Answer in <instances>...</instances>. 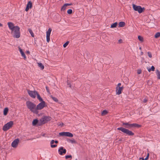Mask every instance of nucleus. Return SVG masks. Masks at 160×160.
Here are the masks:
<instances>
[{
    "mask_svg": "<svg viewBox=\"0 0 160 160\" xmlns=\"http://www.w3.org/2000/svg\"><path fill=\"white\" fill-rule=\"evenodd\" d=\"M26 105L27 108L33 113L36 114L38 113V111L36 110V105L35 104L31 101H27Z\"/></svg>",
    "mask_w": 160,
    "mask_h": 160,
    "instance_id": "obj_1",
    "label": "nucleus"
},
{
    "mask_svg": "<svg viewBox=\"0 0 160 160\" xmlns=\"http://www.w3.org/2000/svg\"><path fill=\"white\" fill-rule=\"evenodd\" d=\"M11 34L14 38H18L20 36V28L18 26H16L15 28L11 31Z\"/></svg>",
    "mask_w": 160,
    "mask_h": 160,
    "instance_id": "obj_2",
    "label": "nucleus"
},
{
    "mask_svg": "<svg viewBox=\"0 0 160 160\" xmlns=\"http://www.w3.org/2000/svg\"><path fill=\"white\" fill-rule=\"evenodd\" d=\"M122 126L127 128L130 129L132 128L138 127L139 128L141 127V125L136 123L130 124L128 122H123Z\"/></svg>",
    "mask_w": 160,
    "mask_h": 160,
    "instance_id": "obj_3",
    "label": "nucleus"
},
{
    "mask_svg": "<svg viewBox=\"0 0 160 160\" xmlns=\"http://www.w3.org/2000/svg\"><path fill=\"white\" fill-rule=\"evenodd\" d=\"M117 130L121 131L122 132L125 133L129 136H133L134 133L132 131L126 129L123 127H119L117 128Z\"/></svg>",
    "mask_w": 160,
    "mask_h": 160,
    "instance_id": "obj_4",
    "label": "nucleus"
},
{
    "mask_svg": "<svg viewBox=\"0 0 160 160\" xmlns=\"http://www.w3.org/2000/svg\"><path fill=\"white\" fill-rule=\"evenodd\" d=\"M132 8L135 11H138L139 13L142 12L145 9L144 8H142L140 6H137L134 4H132Z\"/></svg>",
    "mask_w": 160,
    "mask_h": 160,
    "instance_id": "obj_5",
    "label": "nucleus"
},
{
    "mask_svg": "<svg viewBox=\"0 0 160 160\" xmlns=\"http://www.w3.org/2000/svg\"><path fill=\"white\" fill-rule=\"evenodd\" d=\"M13 124V121H10L4 125L2 128V130L4 131H7L12 127Z\"/></svg>",
    "mask_w": 160,
    "mask_h": 160,
    "instance_id": "obj_6",
    "label": "nucleus"
},
{
    "mask_svg": "<svg viewBox=\"0 0 160 160\" xmlns=\"http://www.w3.org/2000/svg\"><path fill=\"white\" fill-rule=\"evenodd\" d=\"M45 107V102L44 101H42L36 106V110L37 111L41 110Z\"/></svg>",
    "mask_w": 160,
    "mask_h": 160,
    "instance_id": "obj_7",
    "label": "nucleus"
},
{
    "mask_svg": "<svg viewBox=\"0 0 160 160\" xmlns=\"http://www.w3.org/2000/svg\"><path fill=\"white\" fill-rule=\"evenodd\" d=\"M51 119V118L49 116H45L42 118L40 120L42 124H45L48 121H50Z\"/></svg>",
    "mask_w": 160,
    "mask_h": 160,
    "instance_id": "obj_8",
    "label": "nucleus"
},
{
    "mask_svg": "<svg viewBox=\"0 0 160 160\" xmlns=\"http://www.w3.org/2000/svg\"><path fill=\"white\" fill-rule=\"evenodd\" d=\"M28 93L30 97L33 98H36V94H37V91L28 90Z\"/></svg>",
    "mask_w": 160,
    "mask_h": 160,
    "instance_id": "obj_9",
    "label": "nucleus"
},
{
    "mask_svg": "<svg viewBox=\"0 0 160 160\" xmlns=\"http://www.w3.org/2000/svg\"><path fill=\"white\" fill-rule=\"evenodd\" d=\"M52 29L51 28H49L46 32V40L47 42H48L50 40V35Z\"/></svg>",
    "mask_w": 160,
    "mask_h": 160,
    "instance_id": "obj_10",
    "label": "nucleus"
},
{
    "mask_svg": "<svg viewBox=\"0 0 160 160\" xmlns=\"http://www.w3.org/2000/svg\"><path fill=\"white\" fill-rule=\"evenodd\" d=\"M66 150L64 148L62 147H60L58 150V152L60 155H62L63 154H65L66 152Z\"/></svg>",
    "mask_w": 160,
    "mask_h": 160,
    "instance_id": "obj_11",
    "label": "nucleus"
},
{
    "mask_svg": "<svg viewBox=\"0 0 160 160\" xmlns=\"http://www.w3.org/2000/svg\"><path fill=\"white\" fill-rule=\"evenodd\" d=\"M19 140L18 138L15 139L12 143V147L14 148L17 147L19 142Z\"/></svg>",
    "mask_w": 160,
    "mask_h": 160,
    "instance_id": "obj_12",
    "label": "nucleus"
},
{
    "mask_svg": "<svg viewBox=\"0 0 160 160\" xmlns=\"http://www.w3.org/2000/svg\"><path fill=\"white\" fill-rule=\"evenodd\" d=\"M8 25L9 28L11 30H13L15 28L16 26H14L13 24L11 22H8Z\"/></svg>",
    "mask_w": 160,
    "mask_h": 160,
    "instance_id": "obj_13",
    "label": "nucleus"
},
{
    "mask_svg": "<svg viewBox=\"0 0 160 160\" xmlns=\"http://www.w3.org/2000/svg\"><path fill=\"white\" fill-rule=\"evenodd\" d=\"M32 7V3L30 1L28 2L27 5L25 9V11L27 12L28 11L29 8H31Z\"/></svg>",
    "mask_w": 160,
    "mask_h": 160,
    "instance_id": "obj_14",
    "label": "nucleus"
},
{
    "mask_svg": "<svg viewBox=\"0 0 160 160\" xmlns=\"http://www.w3.org/2000/svg\"><path fill=\"white\" fill-rule=\"evenodd\" d=\"M123 87H119L118 88H117L116 90L117 93L118 95L120 94L121 93L122 91L123 90Z\"/></svg>",
    "mask_w": 160,
    "mask_h": 160,
    "instance_id": "obj_15",
    "label": "nucleus"
},
{
    "mask_svg": "<svg viewBox=\"0 0 160 160\" xmlns=\"http://www.w3.org/2000/svg\"><path fill=\"white\" fill-rule=\"evenodd\" d=\"M38 66L39 67L41 70H43L44 68V66L40 62H37Z\"/></svg>",
    "mask_w": 160,
    "mask_h": 160,
    "instance_id": "obj_16",
    "label": "nucleus"
},
{
    "mask_svg": "<svg viewBox=\"0 0 160 160\" xmlns=\"http://www.w3.org/2000/svg\"><path fill=\"white\" fill-rule=\"evenodd\" d=\"M19 49L22 56L23 57L24 59L26 58V55L24 52H23V51L20 48H19Z\"/></svg>",
    "mask_w": 160,
    "mask_h": 160,
    "instance_id": "obj_17",
    "label": "nucleus"
},
{
    "mask_svg": "<svg viewBox=\"0 0 160 160\" xmlns=\"http://www.w3.org/2000/svg\"><path fill=\"white\" fill-rule=\"evenodd\" d=\"M54 142H55L54 140H52L50 142V144L51 145V147L52 148H55L57 146V145L56 144H52Z\"/></svg>",
    "mask_w": 160,
    "mask_h": 160,
    "instance_id": "obj_18",
    "label": "nucleus"
},
{
    "mask_svg": "<svg viewBox=\"0 0 160 160\" xmlns=\"http://www.w3.org/2000/svg\"><path fill=\"white\" fill-rule=\"evenodd\" d=\"M36 95L37 96V98L38 99V100L40 101H44L41 98L40 95L38 94V92H37V94H36Z\"/></svg>",
    "mask_w": 160,
    "mask_h": 160,
    "instance_id": "obj_19",
    "label": "nucleus"
},
{
    "mask_svg": "<svg viewBox=\"0 0 160 160\" xmlns=\"http://www.w3.org/2000/svg\"><path fill=\"white\" fill-rule=\"evenodd\" d=\"M65 136H67L69 137H72L73 136V135L72 133L69 132H66Z\"/></svg>",
    "mask_w": 160,
    "mask_h": 160,
    "instance_id": "obj_20",
    "label": "nucleus"
},
{
    "mask_svg": "<svg viewBox=\"0 0 160 160\" xmlns=\"http://www.w3.org/2000/svg\"><path fill=\"white\" fill-rule=\"evenodd\" d=\"M8 111V108H4L3 111V114L4 115H6Z\"/></svg>",
    "mask_w": 160,
    "mask_h": 160,
    "instance_id": "obj_21",
    "label": "nucleus"
},
{
    "mask_svg": "<svg viewBox=\"0 0 160 160\" xmlns=\"http://www.w3.org/2000/svg\"><path fill=\"white\" fill-rule=\"evenodd\" d=\"M125 24V23L123 22H120L119 23V27H123Z\"/></svg>",
    "mask_w": 160,
    "mask_h": 160,
    "instance_id": "obj_22",
    "label": "nucleus"
},
{
    "mask_svg": "<svg viewBox=\"0 0 160 160\" xmlns=\"http://www.w3.org/2000/svg\"><path fill=\"white\" fill-rule=\"evenodd\" d=\"M147 69L148 71L149 72L151 71H154L155 70V68L153 66H152L151 68H147Z\"/></svg>",
    "mask_w": 160,
    "mask_h": 160,
    "instance_id": "obj_23",
    "label": "nucleus"
},
{
    "mask_svg": "<svg viewBox=\"0 0 160 160\" xmlns=\"http://www.w3.org/2000/svg\"><path fill=\"white\" fill-rule=\"evenodd\" d=\"M156 73L158 79H160V72L158 70H157Z\"/></svg>",
    "mask_w": 160,
    "mask_h": 160,
    "instance_id": "obj_24",
    "label": "nucleus"
},
{
    "mask_svg": "<svg viewBox=\"0 0 160 160\" xmlns=\"http://www.w3.org/2000/svg\"><path fill=\"white\" fill-rule=\"evenodd\" d=\"M38 120L37 119H35L33 121L32 124L33 126H35L38 123Z\"/></svg>",
    "mask_w": 160,
    "mask_h": 160,
    "instance_id": "obj_25",
    "label": "nucleus"
},
{
    "mask_svg": "<svg viewBox=\"0 0 160 160\" xmlns=\"http://www.w3.org/2000/svg\"><path fill=\"white\" fill-rule=\"evenodd\" d=\"M118 23L117 22H115L112 24L111 26V28H113L116 27Z\"/></svg>",
    "mask_w": 160,
    "mask_h": 160,
    "instance_id": "obj_26",
    "label": "nucleus"
},
{
    "mask_svg": "<svg viewBox=\"0 0 160 160\" xmlns=\"http://www.w3.org/2000/svg\"><path fill=\"white\" fill-rule=\"evenodd\" d=\"M65 158L67 159L68 158H70V159L68 160H71L72 159V156L71 155H66L65 156Z\"/></svg>",
    "mask_w": 160,
    "mask_h": 160,
    "instance_id": "obj_27",
    "label": "nucleus"
},
{
    "mask_svg": "<svg viewBox=\"0 0 160 160\" xmlns=\"http://www.w3.org/2000/svg\"><path fill=\"white\" fill-rule=\"evenodd\" d=\"M160 36V32H158L156 33L154 36V37L155 38H159Z\"/></svg>",
    "mask_w": 160,
    "mask_h": 160,
    "instance_id": "obj_28",
    "label": "nucleus"
},
{
    "mask_svg": "<svg viewBox=\"0 0 160 160\" xmlns=\"http://www.w3.org/2000/svg\"><path fill=\"white\" fill-rule=\"evenodd\" d=\"M138 40L141 41V42H142L143 41V38L142 37L140 36H138Z\"/></svg>",
    "mask_w": 160,
    "mask_h": 160,
    "instance_id": "obj_29",
    "label": "nucleus"
},
{
    "mask_svg": "<svg viewBox=\"0 0 160 160\" xmlns=\"http://www.w3.org/2000/svg\"><path fill=\"white\" fill-rule=\"evenodd\" d=\"M68 141L72 143H74L76 142V141L74 139H69L68 140Z\"/></svg>",
    "mask_w": 160,
    "mask_h": 160,
    "instance_id": "obj_30",
    "label": "nucleus"
},
{
    "mask_svg": "<svg viewBox=\"0 0 160 160\" xmlns=\"http://www.w3.org/2000/svg\"><path fill=\"white\" fill-rule=\"evenodd\" d=\"M28 31H29V33H30L31 36L32 37H34V33H33L32 31V30H31L30 29H29Z\"/></svg>",
    "mask_w": 160,
    "mask_h": 160,
    "instance_id": "obj_31",
    "label": "nucleus"
},
{
    "mask_svg": "<svg viewBox=\"0 0 160 160\" xmlns=\"http://www.w3.org/2000/svg\"><path fill=\"white\" fill-rule=\"evenodd\" d=\"M66 132H62L59 133V135L61 136H66Z\"/></svg>",
    "mask_w": 160,
    "mask_h": 160,
    "instance_id": "obj_32",
    "label": "nucleus"
},
{
    "mask_svg": "<svg viewBox=\"0 0 160 160\" xmlns=\"http://www.w3.org/2000/svg\"><path fill=\"white\" fill-rule=\"evenodd\" d=\"M52 98V99L53 100H54L55 102H57L58 101V100L57 98L55 97H53L52 96H51Z\"/></svg>",
    "mask_w": 160,
    "mask_h": 160,
    "instance_id": "obj_33",
    "label": "nucleus"
},
{
    "mask_svg": "<svg viewBox=\"0 0 160 160\" xmlns=\"http://www.w3.org/2000/svg\"><path fill=\"white\" fill-rule=\"evenodd\" d=\"M66 6L64 4L62 7L61 10L62 11H64L66 9Z\"/></svg>",
    "mask_w": 160,
    "mask_h": 160,
    "instance_id": "obj_34",
    "label": "nucleus"
},
{
    "mask_svg": "<svg viewBox=\"0 0 160 160\" xmlns=\"http://www.w3.org/2000/svg\"><path fill=\"white\" fill-rule=\"evenodd\" d=\"M69 43V41H67L63 45V47L64 48H66L67 46L68 45V43Z\"/></svg>",
    "mask_w": 160,
    "mask_h": 160,
    "instance_id": "obj_35",
    "label": "nucleus"
},
{
    "mask_svg": "<svg viewBox=\"0 0 160 160\" xmlns=\"http://www.w3.org/2000/svg\"><path fill=\"white\" fill-rule=\"evenodd\" d=\"M108 113V112L105 110H103L102 112V115H105L106 114Z\"/></svg>",
    "mask_w": 160,
    "mask_h": 160,
    "instance_id": "obj_36",
    "label": "nucleus"
},
{
    "mask_svg": "<svg viewBox=\"0 0 160 160\" xmlns=\"http://www.w3.org/2000/svg\"><path fill=\"white\" fill-rule=\"evenodd\" d=\"M72 10L71 9H68L67 11V13L68 14H70L72 13Z\"/></svg>",
    "mask_w": 160,
    "mask_h": 160,
    "instance_id": "obj_37",
    "label": "nucleus"
},
{
    "mask_svg": "<svg viewBox=\"0 0 160 160\" xmlns=\"http://www.w3.org/2000/svg\"><path fill=\"white\" fill-rule=\"evenodd\" d=\"M147 53H148V57L149 58H151L152 57V54L150 52H148Z\"/></svg>",
    "mask_w": 160,
    "mask_h": 160,
    "instance_id": "obj_38",
    "label": "nucleus"
},
{
    "mask_svg": "<svg viewBox=\"0 0 160 160\" xmlns=\"http://www.w3.org/2000/svg\"><path fill=\"white\" fill-rule=\"evenodd\" d=\"M137 72L138 74H139L141 73L142 71L140 69H139L137 70Z\"/></svg>",
    "mask_w": 160,
    "mask_h": 160,
    "instance_id": "obj_39",
    "label": "nucleus"
},
{
    "mask_svg": "<svg viewBox=\"0 0 160 160\" xmlns=\"http://www.w3.org/2000/svg\"><path fill=\"white\" fill-rule=\"evenodd\" d=\"M46 90L47 92H49V90L48 88V86L46 87Z\"/></svg>",
    "mask_w": 160,
    "mask_h": 160,
    "instance_id": "obj_40",
    "label": "nucleus"
},
{
    "mask_svg": "<svg viewBox=\"0 0 160 160\" xmlns=\"http://www.w3.org/2000/svg\"><path fill=\"white\" fill-rule=\"evenodd\" d=\"M147 101H148L147 100L146 98H145L143 99V102L144 103H146L147 102Z\"/></svg>",
    "mask_w": 160,
    "mask_h": 160,
    "instance_id": "obj_41",
    "label": "nucleus"
},
{
    "mask_svg": "<svg viewBox=\"0 0 160 160\" xmlns=\"http://www.w3.org/2000/svg\"><path fill=\"white\" fill-rule=\"evenodd\" d=\"M65 4V5L67 7V6H70V5H72V3H70V4H69V3H66V4Z\"/></svg>",
    "mask_w": 160,
    "mask_h": 160,
    "instance_id": "obj_42",
    "label": "nucleus"
},
{
    "mask_svg": "<svg viewBox=\"0 0 160 160\" xmlns=\"http://www.w3.org/2000/svg\"><path fill=\"white\" fill-rule=\"evenodd\" d=\"M121 85V83H119L118 84V85L117 86V88H118V87H120L119 86Z\"/></svg>",
    "mask_w": 160,
    "mask_h": 160,
    "instance_id": "obj_43",
    "label": "nucleus"
},
{
    "mask_svg": "<svg viewBox=\"0 0 160 160\" xmlns=\"http://www.w3.org/2000/svg\"><path fill=\"white\" fill-rule=\"evenodd\" d=\"M148 158V156H147L144 159V160H147Z\"/></svg>",
    "mask_w": 160,
    "mask_h": 160,
    "instance_id": "obj_44",
    "label": "nucleus"
},
{
    "mask_svg": "<svg viewBox=\"0 0 160 160\" xmlns=\"http://www.w3.org/2000/svg\"><path fill=\"white\" fill-rule=\"evenodd\" d=\"M63 125V123H60L59 125H58L59 126H61V127H62Z\"/></svg>",
    "mask_w": 160,
    "mask_h": 160,
    "instance_id": "obj_45",
    "label": "nucleus"
},
{
    "mask_svg": "<svg viewBox=\"0 0 160 160\" xmlns=\"http://www.w3.org/2000/svg\"><path fill=\"white\" fill-rule=\"evenodd\" d=\"M124 141V139H120L119 140V141Z\"/></svg>",
    "mask_w": 160,
    "mask_h": 160,
    "instance_id": "obj_46",
    "label": "nucleus"
},
{
    "mask_svg": "<svg viewBox=\"0 0 160 160\" xmlns=\"http://www.w3.org/2000/svg\"><path fill=\"white\" fill-rule=\"evenodd\" d=\"M68 86H69V87H70L71 88V85L70 84V83H68Z\"/></svg>",
    "mask_w": 160,
    "mask_h": 160,
    "instance_id": "obj_47",
    "label": "nucleus"
},
{
    "mask_svg": "<svg viewBox=\"0 0 160 160\" xmlns=\"http://www.w3.org/2000/svg\"><path fill=\"white\" fill-rule=\"evenodd\" d=\"M54 141H55V142H54L56 143H58V141L57 140H55V141L54 140Z\"/></svg>",
    "mask_w": 160,
    "mask_h": 160,
    "instance_id": "obj_48",
    "label": "nucleus"
},
{
    "mask_svg": "<svg viewBox=\"0 0 160 160\" xmlns=\"http://www.w3.org/2000/svg\"><path fill=\"white\" fill-rule=\"evenodd\" d=\"M2 24L0 23V27H2Z\"/></svg>",
    "mask_w": 160,
    "mask_h": 160,
    "instance_id": "obj_49",
    "label": "nucleus"
},
{
    "mask_svg": "<svg viewBox=\"0 0 160 160\" xmlns=\"http://www.w3.org/2000/svg\"><path fill=\"white\" fill-rule=\"evenodd\" d=\"M122 41V40L120 39H119L118 40V42H119V43H120L121 42V41Z\"/></svg>",
    "mask_w": 160,
    "mask_h": 160,
    "instance_id": "obj_50",
    "label": "nucleus"
},
{
    "mask_svg": "<svg viewBox=\"0 0 160 160\" xmlns=\"http://www.w3.org/2000/svg\"><path fill=\"white\" fill-rule=\"evenodd\" d=\"M139 159H142V160H144V159L143 158H140Z\"/></svg>",
    "mask_w": 160,
    "mask_h": 160,
    "instance_id": "obj_51",
    "label": "nucleus"
},
{
    "mask_svg": "<svg viewBox=\"0 0 160 160\" xmlns=\"http://www.w3.org/2000/svg\"><path fill=\"white\" fill-rule=\"evenodd\" d=\"M147 156H148V158H149V153H148Z\"/></svg>",
    "mask_w": 160,
    "mask_h": 160,
    "instance_id": "obj_52",
    "label": "nucleus"
},
{
    "mask_svg": "<svg viewBox=\"0 0 160 160\" xmlns=\"http://www.w3.org/2000/svg\"><path fill=\"white\" fill-rule=\"evenodd\" d=\"M139 49L141 50V47H140L139 48Z\"/></svg>",
    "mask_w": 160,
    "mask_h": 160,
    "instance_id": "obj_53",
    "label": "nucleus"
},
{
    "mask_svg": "<svg viewBox=\"0 0 160 160\" xmlns=\"http://www.w3.org/2000/svg\"><path fill=\"white\" fill-rule=\"evenodd\" d=\"M75 160H78L77 159H76Z\"/></svg>",
    "mask_w": 160,
    "mask_h": 160,
    "instance_id": "obj_54",
    "label": "nucleus"
}]
</instances>
